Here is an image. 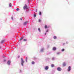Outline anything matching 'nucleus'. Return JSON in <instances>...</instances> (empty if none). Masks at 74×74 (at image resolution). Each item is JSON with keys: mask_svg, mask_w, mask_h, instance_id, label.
Returning a JSON list of instances; mask_svg holds the SVG:
<instances>
[{"mask_svg": "<svg viewBox=\"0 0 74 74\" xmlns=\"http://www.w3.org/2000/svg\"><path fill=\"white\" fill-rule=\"evenodd\" d=\"M25 63V61H24V60H23V58H21V65L22 66H23V63Z\"/></svg>", "mask_w": 74, "mask_h": 74, "instance_id": "nucleus-1", "label": "nucleus"}, {"mask_svg": "<svg viewBox=\"0 0 74 74\" xmlns=\"http://www.w3.org/2000/svg\"><path fill=\"white\" fill-rule=\"evenodd\" d=\"M23 9L24 10H27L28 9V7L26 4H25V6L23 7Z\"/></svg>", "mask_w": 74, "mask_h": 74, "instance_id": "nucleus-2", "label": "nucleus"}, {"mask_svg": "<svg viewBox=\"0 0 74 74\" xmlns=\"http://www.w3.org/2000/svg\"><path fill=\"white\" fill-rule=\"evenodd\" d=\"M57 70L58 71H62V68L60 67H58L57 69Z\"/></svg>", "mask_w": 74, "mask_h": 74, "instance_id": "nucleus-3", "label": "nucleus"}, {"mask_svg": "<svg viewBox=\"0 0 74 74\" xmlns=\"http://www.w3.org/2000/svg\"><path fill=\"white\" fill-rule=\"evenodd\" d=\"M67 71L68 72H70V71H71V66H69L67 69Z\"/></svg>", "mask_w": 74, "mask_h": 74, "instance_id": "nucleus-4", "label": "nucleus"}, {"mask_svg": "<svg viewBox=\"0 0 74 74\" xmlns=\"http://www.w3.org/2000/svg\"><path fill=\"white\" fill-rule=\"evenodd\" d=\"M11 62V61L10 60H9L8 61L7 63L8 65H10Z\"/></svg>", "mask_w": 74, "mask_h": 74, "instance_id": "nucleus-5", "label": "nucleus"}, {"mask_svg": "<svg viewBox=\"0 0 74 74\" xmlns=\"http://www.w3.org/2000/svg\"><path fill=\"white\" fill-rule=\"evenodd\" d=\"M48 69H49V66H45V70H48Z\"/></svg>", "mask_w": 74, "mask_h": 74, "instance_id": "nucleus-6", "label": "nucleus"}, {"mask_svg": "<svg viewBox=\"0 0 74 74\" xmlns=\"http://www.w3.org/2000/svg\"><path fill=\"white\" fill-rule=\"evenodd\" d=\"M44 48H42L40 50V52H44Z\"/></svg>", "mask_w": 74, "mask_h": 74, "instance_id": "nucleus-7", "label": "nucleus"}, {"mask_svg": "<svg viewBox=\"0 0 74 74\" xmlns=\"http://www.w3.org/2000/svg\"><path fill=\"white\" fill-rule=\"evenodd\" d=\"M27 23H28V21H25V22L24 23L23 25H27Z\"/></svg>", "mask_w": 74, "mask_h": 74, "instance_id": "nucleus-8", "label": "nucleus"}, {"mask_svg": "<svg viewBox=\"0 0 74 74\" xmlns=\"http://www.w3.org/2000/svg\"><path fill=\"white\" fill-rule=\"evenodd\" d=\"M53 51H56V47H53Z\"/></svg>", "mask_w": 74, "mask_h": 74, "instance_id": "nucleus-9", "label": "nucleus"}, {"mask_svg": "<svg viewBox=\"0 0 74 74\" xmlns=\"http://www.w3.org/2000/svg\"><path fill=\"white\" fill-rule=\"evenodd\" d=\"M4 42H5V41L4 40H3L1 41V44H2V43H4Z\"/></svg>", "mask_w": 74, "mask_h": 74, "instance_id": "nucleus-10", "label": "nucleus"}, {"mask_svg": "<svg viewBox=\"0 0 74 74\" xmlns=\"http://www.w3.org/2000/svg\"><path fill=\"white\" fill-rule=\"evenodd\" d=\"M23 38H24V37H22L20 38V41H21V40H22L23 39Z\"/></svg>", "mask_w": 74, "mask_h": 74, "instance_id": "nucleus-11", "label": "nucleus"}, {"mask_svg": "<svg viewBox=\"0 0 74 74\" xmlns=\"http://www.w3.org/2000/svg\"><path fill=\"white\" fill-rule=\"evenodd\" d=\"M57 55H59L60 54V52H58L56 53Z\"/></svg>", "mask_w": 74, "mask_h": 74, "instance_id": "nucleus-12", "label": "nucleus"}, {"mask_svg": "<svg viewBox=\"0 0 74 74\" xmlns=\"http://www.w3.org/2000/svg\"><path fill=\"white\" fill-rule=\"evenodd\" d=\"M45 29H47V28H49V27H48V26H47V25H45Z\"/></svg>", "mask_w": 74, "mask_h": 74, "instance_id": "nucleus-13", "label": "nucleus"}, {"mask_svg": "<svg viewBox=\"0 0 74 74\" xmlns=\"http://www.w3.org/2000/svg\"><path fill=\"white\" fill-rule=\"evenodd\" d=\"M55 58L54 57H53L52 58L51 60H52L53 61H54V60H55Z\"/></svg>", "mask_w": 74, "mask_h": 74, "instance_id": "nucleus-14", "label": "nucleus"}, {"mask_svg": "<svg viewBox=\"0 0 74 74\" xmlns=\"http://www.w3.org/2000/svg\"><path fill=\"white\" fill-rule=\"evenodd\" d=\"M55 65H54V64H52L51 65V67H53Z\"/></svg>", "mask_w": 74, "mask_h": 74, "instance_id": "nucleus-15", "label": "nucleus"}, {"mask_svg": "<svg viewBox=\"0 0 74 74\" xmlns=\"http://www.w3.org/2000/svg\"><path fill=\"white\" fill-rule=\"evenodd\" d=\"M54 39H56L57 38V37L56 36H54L53 37Z\"/></svg>", "mask_w": 74, "mask_h": 74, "instance_id": "nucleus-16", "label": "nucleus"}, {"mask_svg": "<svg viewBox=\"0 0 74 74\" xmlns=\"http://www.w3.org/2000/svg\"><path fill=\"white\" fill-rule=\"evenodd\" d=\"M35 62L34 61H32V64H34Z\"/></svg>", "mask_w": 74, "mask_h": 74, "instance_id": "nucleus-17", "label": "nucleus"}, {"mask_svg": "<svg viewBox=\"0 0 74 74\" xmlns=\"http://www.w3.org/2000/svg\"><path fill=\"white\" fill-rule=\"evenodd\" d=\"M12 5L11 3H10L9 4V6L10 7H11Z\"/></svg>", "mask_w": 74, "mask_h": 74, "instance_id": "nucleus-18", "label": "nucleus"}, {"mask_svg": "<svg viewBox=\"0 0 74 74\" xmlns=\"http://www.w3.org/2000/svg\"><path fill=\"white\" fill-rule=\"evenodd\" d=\"M63 66H65L66 63H65L64 62L63 64Z\"/></svg>", "mask_w": 74, "mask_h": 74, "instance_id": "nucleus-19", "label": "nucleus"}, {"mask_svg": "<svg viewBox=\"0 0 74 74\" xmlns=\"http://www.w3.org/2000/svg\"><path fill=\"white\" fill-rule=\"evenodd\" d=\"M62 52H64V49H63L61 50Z\"/></svg>", "mask_w": 74, "mask_h": 74, "instance_id": "nucleus-20", "label": "nucleus"}, {"mask_svg": "<svg viewBox=\"0 0 74 74\" xmlns=\"http://www.w3.org/2000/svg\"><path fill=\"white\" fill-rule=\"evenodd\" d=\"M24 41H27V39H25L23 40Z\"/></svg>", "mask_w": 74, "mask_h": 74, "instance_id": "nucleus-21", "label": "nucleus"}, {"mask_svg": "<svg viewBox=\"0 0 74 74\" xmlns=\"http://www.w3.org/2000/svg\"><path fill=\"white\" fill-rule=\"evenodd\" d=\"M27 57H26L25 58V61H26V62H27Z\"/></svg>", "mask_w": 74, "mask_h": 74, "instance_id": "nucleus-22", "label": "nucleus"}, {"mask_svg": "<svg viewBox=\"0 0 74 74\" xmlns=\"http://www.w3.org/2000/svg\"><path fill=\"white\" fill-rule=\"evenodd\" d=\"M38 30L39 32H41V30L40 28H38Z\"/></svg>", "mask_w": 74, "mask_h": 74, "instance_id": "nucleus-23", "label": "nucleus"}, {"mask_svg": "<svg viewBox=\"0 0 74 74\" xmlns=\"http://www.w3.org/2000/svg\"><path fill=\"white\" fill-rule=\"evenodd\" d=\"M39 22H41V20L40 19H39L38 20Z\"/></svg>", "mask_w": 74, "mask_h": 74, "instance_id": "nucleus-24", "label": "nucleus"}, {"mask_svg": "<svg viewBox=\"0 0 74 74\" xmlns=\"http://www.w3.org/2000/svg\"><path fill=\"white\" fill-rule=\"evenodd\" d=\"M16 11H19V8H17L16 9Z\"/></svg>", "mask_w": 74, "mask_h": 74, "instance_id": "nucleus-25", "label": "nucleus"}, {"mask_svg": "<svg viewBox=\"0 0 74 74\" xmlns=\"http://www.w3.org/2000/svg\"><path fill=\"white\" fill-rule=\"evenodd\" d=\"M39 15H41V12H39Z\"/></svg>", "mask_w": 74, "mask_h": 74, "instance_id": "nucleus-26", "label": "nucleus"}, {"mask_svg": "<svg viewBox=\"0 0 74 74\" xmlns=\"http://www.w3.org/2000/svg\"><path fill=\"white\" fill-rule=\"evenodd\" d=\"M36 17V15L35 14H34V18H35V17Z\"/></svg>", "mask_w": 74, "mask_h": 74, "instance_id": "nucleus-27", "label": "nucleus"}, {"mask_svg": "<svg viewBox=\"0 0 74 74\" xmlns=\"http://www.w3.org/2000/svg\"><path fill=\"white\" fill-rule=\"evenodd\" d=\"M46 33H48V29H47L46 30Z\"/></svg>", "mask_w": 74, "mask_h": 74, "instance_id": "nucleus-28", "label": "nucleus"}, {"mask_svg": "<svg viewBox=\"0 0 74 74\" xmlns=\"http://www.w3.org/2000/svg\"><path fill=\"white\" fill-rule=\"evenodd\" d=\"M65 44H66V43H64L63 44V45H65Z\"/></svg>", "mask_w": 74, "mask_h": 74, "instance_id": "nucleus-29", "label": "nucleus"}, {"mask_svg": "<svg viewBox=\"0 0 74 74\" xmlns=\"http://www.w3.org/2000/svg\"><path fill=\"white\" fill-rule=\"evenodd\" d=\"M6 61V60H5V59H4L3 60V61L4 62H5Z\"/></svg>", "mask_w": 74, "mask_h": 74, "instance_id": "nucleus-30", "label": "nucleus"}, {"mask_svg": "<svg viewBox=\"0 0 74 74\" xmlns=\"http://www.w3.org/2000/svg\"><path fill=\"white\" fill-rule=\"evenodd\" d=\"M49 45H48V47H47V48H49Z\"/></svg>", "mask_w": 74, "mask_h": 74, "instance_id": "nucleus-31", "label": "nucleus"}, {"mask_svg": "<svg viewBox=\"0 0 74 74\" xmlns=\"http://www.w3.org/2000/svg\"><path fill=\"white\" fill-rule=\"evenodd\" d=\"M18 58H20V56H18Z\"/></svg>", "mask_w": 74, "mask_h": 74, "instance_id": "nucleus-32", "label": "nucleus"}, {"mask_svg": "<svg viewBox=\"0 0 74 74\" xmlns=\"http://www.w3.org/2000/svg\"><path fill=\"white\" fill-rule=\"evenodd\" d=\"M68 43H69V42H66V44H68Z\"/></svg>", "mask_w": 74, "mask_h": 74, "instance_id": "nucleus-33", "label": "nucleus"}, {"mask_svg": "<svg viewBox=\"0 0 74 74\" xmlns=\"http://www.w3.org/2000/svg\"><path fill=\"white\" fill-rule=\"evenodd\" d=\"M11 19H13V16H12L11 17Z\"/></svg>", "mask_w": 74, "mask_h": 74, "instance_id": "nucleus-34", "label": "nucleus"}, {"mask_svg": "<svg viewBox=\"0 0 74 74\" xmlns=\"http://www.w3.org/2000/svg\"><path fill=\"white\" fill-rule=\"evenodd\" d=\"M45 35H46V34H47V33H45Z\"/></svg>", "mask_w": 74, "mask_h": 74, "instance_id": "nucleus-35", "label": "nucleus"}, {"mask_svg": "<svg viewBox=\"0 0 74 74\" xmlns=\"http://www.w3.org/2000/svg\"><path fill=\"white\" fill-rule=\"evenodd\" d=\"M20 20H21V21H22V19H20Z\"/></svg>", "mask_w": 74, "mask_h": 74, "instance_id": "nucleus-36", "label": "nucleus"}, {"mask_svg": "<svg viewBox=\"0 0 74 74\" xmlns=\"http://www.w3.org/2000/svg\"><path fill=\"white\" fill-rule=\"evenodd\" d=\"M1 46H0V49H1Z\"/></svg>", "mask_w": 74, "mask_h": 74, "instance_id": "nucleus-37", "label": "nucleus"}, {"mask_svg": "<svg viewBox=\"0 0 74 74\" xmlns=\"http://www.w3.org/2000/svg\"><path fill=\"white\" fill-rule=\"evenodd\" d=\"M37 9H36V12H37Z\"/></svg>", "mask_w": 74, "mask_h": 74, "instance_id": "nucleus-38", "label": "nucleus"}, {"mask_svg": "<svg viewBox=\"0 0 74 74\" xmlns=\"http://www.w3.org/2000/svg\"><path fill=\"white\" fill-rule=\"evenodd\" d=\"M5 57V56H3V58H4Z\"/></svg>", "mask_w": 74, "mask_h": 74, "instance_id": "nucleus-39", "label": "nucleus"}, {"mask_svg": "<svg viewBox=\"0 0 74 74\" xmlns=\"http://www.w3.org/2000/svg\"><path fill=\"white\" fill-rule=\"evenodd\" d=\"M20 72H21V70H20Z\"/></svg>", "mask_w": 74, "mask_h": 74, "instance_id": "nucleus-40", "label": "nucleus"}, {"mask_svg": "<svg viewBox=\"0 0 74 74\" xmlns=\"http://www.w3.org/2000/svg\"><path fill=\"white\" fill-rule=\"evenodd\" d=\"M12 20H13V19H12Z\"/></svg>", "mask_w": 74, "mask_h": 74, "instance_id": "nucleus-41", "label": "nucleus"}]
</instances>
